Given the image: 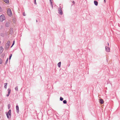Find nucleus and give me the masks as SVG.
Instances as JSON below:
<instances>
[{
	"mask_svg": "<svg viewBox=\"0 0 120 120\" xmlns=\"http://www.w3.org/2000/svg\"><path fill=\"white\" fill-rule=\"evenodd\" d=\"M5 17L4 15H2L0 16V21L2 22L4 20H5Z\"/></svg>",
	"mask_w": 120,
	"mask_h": 120,
	"instance_id": "nucleus-1",
	"label": "nucleus"
},
{
	"mask_svg": "<svg viewBox=\"0 0 120 120\" xmlns=\"http://www.w3.org/2000/svg\"><path fill=\"white\" fill-rule=\"evenodd\" d=\"M11 110H9L8 112L6 113V115L7 117L8 118H10L11 117Z\"/></svg>",
	"mask_w": 120,
	"mask_h": 120,
	"instance_id": "nucleus-2",
	"label": "nucleus"
},
{
	"mask_svg": "<svg viewBox=\"0 0 120 120\" xmlns=\"http://www.w3.org/2000/svg\"><path fill=\"white\" fill-rule=\"evenodd\" d=\"M7 12L8 15L9 16H11L12 15V13L11 9L9 8L7 10Z\"/></svg>",
	"mask_w": 120,
	"mask_h": 120,
	"instance_id": "nucleus-3",
	"label": "nucleus"
},
{
	"mask_svg": "<svg viewBox=\"0 0 120 120\" xmlns=\"http://www.w3.org/2000/svg\"><path fill=\"white\" fill-rule=\"evenodd\" d=\"M10 43V41H8L6 43L5 46L6 48H8L9 47Z\"/></svg>",
	"mask_w": 120,
	"mask_h": 120,
	"instance_id": "nucleus-4",
	"label": "nucleus"
},
{
	"mask_svg": "<svg viewBox=\"0 0 120 120\" xmlns=\"http://www.w3.org/2000/svg\"><path fill=\"white\" fill-rule=\"evenodd\" d=\"M59 13V14L61 15H62L63 14V12L61 10V8H60L58 9Z\"/></svg>",
	"mask_w": 120,
	"mask_h": 120,
	"instance_id": "nucleus-5",
	"label": "nucleus"
},
{
	"mask_svg": "<svg viewBox=\"0 0 120 120\" xmlns=\"http://www.w3.org/2000/svg\"><path fill=\"white\" fill-rule=\"evenodd\" d=\"M99 102H100V103L101 104H103L104 103V101H103V100L102 99H101H101H99Z\"/></svg>",
	"mask_w": 120,
	"mask_h": 120,
	"instance_id": "nucleus-6",
	"label": "nucleus"
},
{
	"mask_svg": "<svg viewBox=\"0 0 120 120\" xmlns=\"http://www.w3.org/2000/svg\"><path fill=\"white\" fill-rule=\"evenodd\" d=\"M106 51L108 52L110 51V48H109L107 47H105Z\"/></svg>",
	"mask_w": 120,
	"mask_h": 120,
	"instance_id": "nucleus-7",
	"label": "nucleus"
},
{
	"mask_svg": "<svg viewBox=\"0 0 120 120\" xmlns=\"http://www.w3.org/2000/svg\"><path fill=\"white\" fill-rule=\"evenodd\" d=\"M3 50V49L2 47H0V54L2 52Z\"/></svg>",
	"mask_w": 120,
	"mask_h": 120,
	"instance_id": "nucleus-8",
	"label": "nucleus"
},
{
	"mask_svg": "<svg viewBox=\"0 0 120 120\" xmlns=\"http://www.w3.org/2000/svg\"><path fill=\"white\" fill-rule=\"evenodd\" d=\"M94 4L95 5L97 6L98 5V3L96 1H94Z\"/></svg>",
	"mask_w": 120,
	"mask_h": 120,
	"instance_id": "nucleus-9",
	"label": "nucleus"
},
{
	"mask_svg": "<svg viewBox=\"0 0 120 120\" xmlns=\"http://www.w3.org/2000/svg\"><path fill=\"white\" fill-rule=\"evenodd\" d=\"M16 109L17 110V111L18 112L19 110V107L18 105H17L16 107Z\"/></svg>",
	"mask_w": 120,
	"mask_h": 120,
	"instance_id": "nucleus-10",
	"label": "nucleus"
},
{
	"mask_svg": "<svg viewBox=\"0 0 120 120\" xmlns=\"http://www.w3.org/2000/svg\"><path fill=\"white\" fill-rule=\"evenodd\" d=\"M3 0L6 3H8L9 2L8 0Z\"/></svg>",
	"mask_w": 120,
	"mask_h": 120,
	"instance_id": "nucleus-11",
	"label": "nucleus"
},
{
	"mask_svg": "<svg viewBox=\"0 0 120 120\" xmlns=\"http://www.w3.org/2000/svg\"><path fill=\"white\" fill-rule=\"evenodd\" d=\"M61 64V62H59L58 64V67H60V65Z\"/></svg>",
	"mask_w": 120,
	"mask_h": 120,
	"instance_id": "nucleus-12",
	"label": "nucleus"
},
{
	"mask_svg": "<svg viewBox=\"0 0 120 120\" xmlns=\"http://www.w3.org/2000/svg\"><path fill=\"white\" fill-rule=\"evenodd\" d=\"M8 93L9 94H10L11 92V90L9 89H8Z\"/></svg>",
	"mask_w": 120,
	"mask_h": 120,
	"instance_id": "nucleus-13",
	"label": "nucleus"
},
{
	"mask_svg": "<svg viewBox=\"0 0 120 120\" xmlns=\"http://www.w3.org/2000/svg\"><path fill=\"white\" fill-rule=\"evenodd\" d=\"M7 83H5V86H4V87L6 88L7 87Z\"/></svg>",
	"mask_w": 120,
	"mask_h": 120,
	"instance_id": "nucleus-14",
	"label": "nucleus"
},
{
	"mask_svg": "<svg viewBox=\"0 0 120 120\" xmlns=\"http://www.w3.org/2000/svg\"><path fill=\"white\" fill-rule=\"evenodd\" d=\"M3 62L2 60L0 58V64H1Z\"/></svg>",
	"mask_w": 120,
	"mask_h": 120,
	"instance_id": "nucleus-15",
	"label": "nucleus"
},
{
	"mask_svg": "<svg viewBox=\"0 0 120 120\" xmlns=\"http://www.w3.org/2000/svg\"><path fill=\"white\" fill-rule=\"evenodd\" d=\"M3 11V10L1 7H0V12H2Z\"/></svg>",
	"mask_w": 120,
	"mask_h": 120,
	"instance_id": "nucleus-16",
	"label": "nucleus"
},
{
	"mask_svg": "<svg viewBox=\"0 0 120 120\" xmlns=\"http://www.w3.org/2000/svg\"><path fill=\"white\" fill-rule=\"evenodd\" d=\"M63 102L64 104H66L67 103V101L65 100H64L63 101Z\"/></svg>",
	"mask_w": 120,
	"mask_h": 120,
	"instance_id": "nucleus-17",
	"label": "nucleus"
},
{
	"mask_svg": "<svg viewBox=\"0 0 120 120\" xmlns=\"http://www.w3.org/2000/svg\"><path fill=\"white\" fill-rule=\"evenodd\" d=\"M60 100L62 101L63 100V98L61 97H60Z\"/></svg>",
	"mask_w": 120,
	"mask_h": 120,
	"instance_id": "nucleus-18",
	"label": "nucleus"
},
{
	"mask_svg": "<svg viewBox=\"0 0 120 120\" xmlns=\"http://www.w3.org/2000/svg\"><path fill=\"white\" fill-rule=\"evenodd\" d=\"M51 4L52 8H53V5H52V2H51Z\"/></svg>",
	"mask_w": 120,
	"mask_h": 120,
	"instance_id": "nucleus-19",
	"label": "nucleus"
},
{
	"mask_svg": "<svg viewBox=\"0 0 120 120\" xmlns=\"http://www.w3.org/2000/svg\"><path fill=\"white\" fill-rule=\"evenodd\" d=\"M12 56V54H11V55L10 56H9V60H10L11 59V57Z\"/></svg>",
	"mask_w": 120,
	"mask_h": 120,
	"instance_id": "nucleus-20",
	"label": "nucleus"
},
{
	"mask_svg": "<svg viewBox=\"0 0 120 120\" xmlns=\"http://www.w3.org/2000/svg\"><path fill=\"white\" fill-rule=\"evenodd\" d=\"M15 89L17 91H18V88L17 86L15 88Z\"/></svg>",
	"mask_w": 120,
	"mask_h": 120,
	"instance_id": "nucleus-21",
	"label": "nucleus"
},
{
	"mask_svg": "<svg viewBox=\"0 0 120 120\" xmlns=\"http://www.w3.org/2000/svg\"><path fill=\"white\" fill-rule=\"evenodd\" d=\"M15 41H14L13 42V44H12V46H11V47H12L14 45V44H15Z\"/></svg>",
	"mask_w": 120,
	"mask_h": 120,
	"instance_id": "nucleus-22",
	"label": "nucleus"
},
{
	"mask_svg": "<svg viewBox=\"0 0 120 120\" xmlns=\"http://www.w3.org/2000/svg\"><path fill=\"white\" fill-rule=\"evenodd\" d=\"M8 107L9 109L10 108V104H8Z\"/></svg>",
	"mask_w": 120,
	"mask_h": 120,
	"instance_id": "nucleus-23",
	"label": "nucleus"
},
{
	"mask_svg": "<svg viewBox=\"0 0 120 120\" xmlns=\"http://www.w3.org/2000/svg\"><path fill=\"white\" fill-rule=\"evenodd\" d=\"M8 58H7V60H6V64H7V62H8Z\"/></svg>",
	"mask_w": 120,
	"mask_h": 120,
	"instance_id": "nucleus-24",
	"label": "nucleus"
},
{
	"mask_svg": "<svg viewBox=\"0 0 120 120\" xmlns=\"http://www.w3.org/2000/svg\"><path fill=\"white\" fill-rule=\"evenodd\" d=\"M8 23H7L6 24V26L7 27H8Z\"/></svg>",
	"mask_w": 120,
	"mask_h": 120,
	"instance_id": "nucleus-25",
	"label": "nucleus"
},
{
	"mask_svg": "<svg viewBox=\"0 0 120 120\" xmlns=\"http://www.w3.org/2000/svg\"><path fill=\"white\" fill-rule=\"evenodd\" d=\"M23 15L24 16H25L26 15H25V13L24 12L23 14Z\"/></svg>",
	"mask_w": 120,
	"mask_h": 120,
	"instance_id": "nucleus-26",
	"label": "nucleus"
},
{
	"mask_svg": "<svg viewBox=\"0 0 120 120\" xmlns=\"http://www.w3.org/2000/svg\"><path fill=\"white\" fill-rule=\"evenodd\" d=\"M9 94H7L6 95V96L7 97H8L9 96Z\"/></svg>",
	"mask_w": 120,
	"mask_h": 120,
	"instance_id": "nucleus-27",
	"label": "nucleus"
},
{
	"mask_svg": "<svg viewBox=\"0 0 120 120\" xmlns=\"http://www.w3.org/2000/svg\"><path fill=\"white\" fill-rule=\"evenodd\" d=\"M35 0V3L36 4V0Z\"/></svg>",
	"mask_w": 120,
	"mask_h": 120,
	"instance_id": "nucleus-28",
	"label": "nucleus"
},
{
	"mask_svg": "<svg viewBox=\"0 0 120 120\" xmlns=\"http://www.w3.org/2000/svg\"><path fill=\"white\" fill-rule=\"evenodd\" d=\"M104 1L105 3L106 2V0H104Z\"/></svg>",
	"mask_w": 120,
	"mask_h": 120,
	"instance_id": "nucleus-29",
	"label": "nucleus"
},
{
	"mask_svg": "<svg viewBox=\"0 0 120 120\" xmlns=\"http://www.w3.org/2000/svg\"><path fill=\"white\" fill-rule=\"evenodd\" d=\"M73 3L74 4V1H73Z\"/></svg>",
	"mask_w": 120,
	"mask_h": 120,
	"instance_id": "nucleus-30",
	"label": "nucleus"
},
{
	"mask_svg": "<svg viewBox=\"0 0 120 120\" xmlns=\"http://www.w3.org/2000/svg\"><path fill=\"white\" fill-rule=\"evenodd\" d=\"M108 45H109V44L108 43Z\"/></svg>",
	"mask_w": 120,
	"mask_h": 120,
	"instance_id": "nucleus-31",
	"label": "nucleus"
}]
</instances>
